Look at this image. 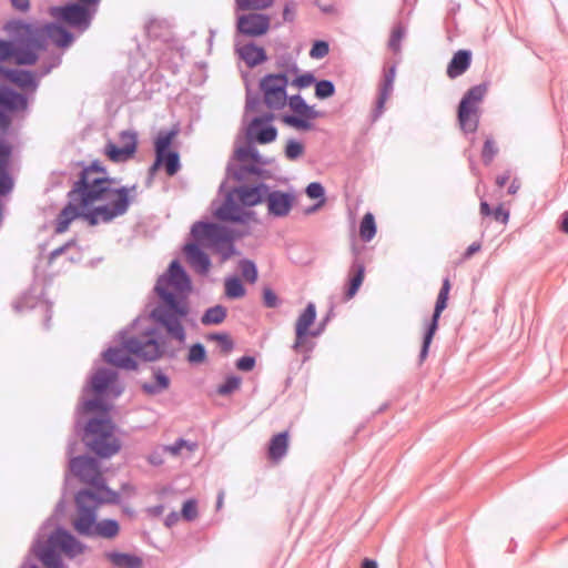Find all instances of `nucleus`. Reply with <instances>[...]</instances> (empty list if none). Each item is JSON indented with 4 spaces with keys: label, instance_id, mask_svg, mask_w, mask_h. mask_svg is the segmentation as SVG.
<instances>
[{
    "label": "nucleus",
    "instance_id": "37998d69",
    "mask_svg": "<svg viewBox=\"0 0 568 568\" xmlns=\"http://www.w3.org/2000/svg\"><path fill=\"white\" fill-rule=\"evenodd\" d=\"M8 163H0V195L8 194L13 187V181L6 166Z\"/></svg>",
    "mask_w": 568,
    "mask_h": 568
},
{
    "label": "nucleus",
    "instance_id": "13d9d810",
    "mask_svg": "<svg viewBox=\"0 0 568 568\" xmlns=\"http://www.w3.org/2000/svg\"><path fill=\"white\" fill-rule=\"evenodd\" d=\"M12 148L9 142L0 139V163H9Z\"/></svg>",
    "mask_w": 568,
    "mask_h": 568
},
{
    "label": "nucleus",
    "instance_id": "e433bc0d",
    "mask_svg": "<svg viewBox=\"0 0 568 568\" xmlns=\"http://www.w3.org/2000/svg\"><path fill=\"white\" fill-rule=\"evenodd\" d=\"M287 101L291 110L295 113L294 115L318 113L312 106L307 105L300 95H293L287 99Z\"/></svg>",
    "mask_w": 568,
    "mask_h": 568
},
{
    "label": "nucleus",
    "instance_id": "774afa93",
    "mask_svg": "<svg viewBox=\"0 0 568 568\" xmlns=\"http://www.w3.org/2000/svg\"><path fill=\"white\" fill-rule=\"evenodd\" d=\"M479 211L483 216L493 215L494 212V210L490 209L489 204L486 201L480 202Z\"/></svg>",
    "mask_w": 568,
    "mask_h": 568
},
{
    "label": "nucleus",
    "instance_id": "603ef678",
    "mask_svg": "<svg viewBox=\"0 0 568 568\" xmlns=\"http://www.w3.org/2000/svg\"><path fill=\"white\" fill-rule=\"evenodd\" d=\"M404 37V31L400 27H396L390 34L388 45L394 52H398L400 48V41Z\"/></svg>",
    "mask_w": 568,
    "mask_h": 568
},
{
    "label": "nucleus",
    "instance_id": "aec40b11",
    "mask_svg": "<svg viewBox=\"0 0 568 568\" xmlns=\"http://www.w3.org/2000/svg\"><path fill=\"white\" fill-rule=\"evenodd\" d=\"M28 101L27 98L16 92L14 90L0 85V106L4 110L13 112L21 111L27 108Z\"/></svg>",
    "mask_w": 568,
    "mask_h": 568
},
{
    "label": "nucleus",
    "instance_id": "338daca9",
    "mask_svg": "<svg viewBox=\"0 0 568 568\" xmlns=\"http://www.w3.org/2000/svg\"><path fill=\"white\" fill-rule=\"evenodd\" d=\"M520 186H521V183H520L519 179H517V178L513 179V181L508 187V194L515 195L519 191Z\"/></svg>",
    "mask_w": 568,
    "mask_h": 568
},
{
    "label": "nucleus",
    "instance_id": "58836bf2",
    "mask_svg": "<svg viewBox=\"0 0 568 568\" xmlns=\"http://www.w3.org/2000/svg\"><path fill=\"white\" fill-rule=\"evenodd\" d=\"M274 0H236L241 10H263L270 8Z\"/></svg>",
    "mask_w": 568,
    "mask_h": 568
},
{
    "label": "nucleus",
    "instance_id": "ddd939ff",
    "mask_svg": "<svg viewBox=\"0 0 568 568\" xmlns=\"http://www.w3.org/2000/svg\"><path fill=\"white\" fill-rule=\"evenodd\" d=\"M450 288H452V284H450L449 278H445L443 281V285L439 290V293H438V296L436 300L433 317L428 324L427 331L424 336L423 346L420 349V362H424L428 355L429 346H430L433 337L438 328L439 317H440L443 311L447 307Z\"/></svg>",
    "mask_w": 568,
    "mask_h": 568
},
{
    "label": "nucleus",
    "instance_id": "c756f323",
    "mask_svg": "<svg viewBox=\"0 0 568 568\" xmlns=\"http://www.w3.org/2000/svg\"><path fill=\"white\" fill-rule=\"evenodd\" d=\"M351 274H352V276H351V280H349V285H348V288L346 291V298L347 300H349L353 296H355V294L359 290L361 285L363 284L364 276H365V267H364V265H362L359 263L354 264L352 266Z\"/></svg>",
    "mask_w": 568,
    "mask_h": 568
},
{
    "label": "nucleus",
    "instance_id": "4d7b16f0",
    "mask_svg": "<svg viewBox=\"0 0 568 568\" xmlns=\"http://www.w3.org/2000/svg\"><path fill=\"white\" fill-rule=\"evenodd\" d=\"M263 302L266 307L271 308L276 307L278 304L276 294L270 287L263 288Z\"/></svg>",
    "mask_w": 568,
    "mask_h": 568
},
{
    "label": "nucleus",
    "instance_id": "4468645a",
    "mask_svg": "<svg viewBox=\"0 0 568 568\" xmlns=\"http://www.w3.org/2000/svg\"><path fill=\"white\" fill-rule=\"evenodd\" d=\"M273 119V114L254 118L246 130L247 139L260 144H267L275 141L277 138V129L271 124Z\"/></svg>",
    "mask_w": 568,
    "mask_h": 568
},
{
    "label": "nucleus",
    "instance_id": "412c9836",
    "mask_svg": "<svg viewBox=\"0 0 568 568\" xmlns=\"http://www.w3.org/2000/svg\"><path fill=\"white\" fill-rule=\"evenodd\" d=\"M290 445V434L287 430L274 435L268 444L267 457L277 464L287 453Z\"/></svg>",
    "mask_w": 568,
    "mask_h": 568
},
{
    "label": "nucleus",
    "instance_id": "a18cd8bd",
    "mask_svg": "<svg viewBox=\"0 0 568 568\" xmlns=\"http://www.w3.org/2000/svg\"><path fill=\"white\" fill-rule=\"evenodd\" d=\"M335 88L331 81L322 80L316 83L315 94L318 99H326L334 94Z\"/></svg>",
    "mask_w": 568,
    "mask_h": 568
},
{
    "label": "nucleus",
    "instance_id": "8fccbe9b",
    "mask_svg": "<svg viewBox=\"0 0 568 568\" xmlns=\"http://www.w3.org/2000/svg\"><path fill=\"white\" fill-rule=\"evenodd\" d=\"M195 445L189 444L187 442L180 439L175 444L165 446L163 449L168 453H170L173 456H176L181 453L183 448H186L190 452L194 450Z\"/></svg>",
    "mask_w": 568,
    "mask_h": 568
},
{
    "label": "nucleus",
    "instance_id": "052dcab7",
    "mask_svg": "<svg viewBox=\"0 0 568 568\" xmlns=\"http://www.w3.org/2000/svg\"><path fill=\"white\" fill-rule=\"evenodd\" d=\"M255 365V359L251 356H243L236 362V367L241 371H252Z\"/></svg>",
    "mask_w": 568,
    "mask_h": 568
},
{
    "label": "nucleus",
    "instance_id": "ea45409f",
    "mask_svg": "<svg viewBox=\"0 0 568 568\" xmlns=\"http://www.w3.org/2000/svg\"><path fill=\"white\" fill-rule=\"evenodd\" d=\"M235 158L240 162L261 163V159H260L257 151L250 146H242V148L236 149Z\"/></svg>",
    "mask_w": 568,
    "mask_h": 568
},
{
    "label": "nucleus",
    "instance_id": "2f4dec72",
    "mask_svg": "<svg viewBox=\"0 0 568 568\" xmlns=\"http://www.w3.org/2000/svg\"><path fill=\"white\" fill-rule=\"evenodd\" d=\"M376 234L375 217L372 213L367 212L359 224V236L363 241L369 242Z\"/></svg>",
    "mask_w": 568,
    "mask_h": 568
},
{
    "label": "nucleus",
    "instance_id": "473e14b6",
    "mask_svg": "<svg viewBox=\"0 0 568 568\" xmlns=\"http://www.w3.org/2000/svg\"><path fill=\"white\" fill-rule=\"evenodd\" d=\"M486 91L487 88L484 84L473 87L467 91L460 102H466V105L478 109V105L484 99Z\"/></svg>",
    "mask_w": 568,
    "mask_h": 568
},
{
    "label": "nucleus",
    "instance_id": "680f3d73",
    "mask_svg": "<svg viewBox=\"0 0 568 568\" xmlns=\"http://www.w3.org/2000/svg\"><path fill=\"white\" fill-rule=\"evenodd\" d=\"M493 216L497 222H500L503 224H506L509 219V212L503 207V205H499L496 207L493 212Z\"/></svg>",
    "mask_w": 568,
    "mask_h": 568
},
{
    "label": "nucleus",
    "instance_id": "0e129e2a",
    "mask_svg": "<svg viewBox=\"0 0 568 568\" xmlns=\"http://www.w3.org/2000/svg\"><path fill=\"white\" fill-rule=\"evenodd\" d=\"M510 172L509 171H506L504 172L503 174L498 175L496 178V184L499 186V187H503L505 186V184L510 180Z\"/></svg>",
    "mask_w": 568,
    "mask_h": 568
},
{
    "label": "nucleus",
    "instance_id": "6ab92c4d",
    "mask_svg": "<svg viewBox=\"0 0 568 568\" xmlns=\"http://www.w3.org/2000/svg\"><path fill=\"white\" fill-rule=\"evenodd\" d=\"M294 197L288 193L274 191L266 197L268 212L275 216H285L290 213Z\"/></svg>",
    "mask_w": 568,
    "mask_h": 568
},
{
    "label": "nucleus",
    "instance_id": "bf43d9fd",
    "mask_svg": "<svg viewBox=\"0 0 568 568\" xmlns=\"http://www.w3.org/2000/svg\"><path fill=\"white\" fill-rule=\"evenodd\" d=\"M314 81H315V78L313 77V74L305 73V74H302V75L297 77L296 79H294L292 84L295 85L296 88H307Z\"/></svg>",
    "mask_w": 568,
    "mask_h": 568
},
{
    "label": "nucleus",
    "instance_id": "f257e3e1",
    "mask_svg": "<svg viewBox=\"0 0 568 568\" xmlns=\"http://www.w3.org/2000/svg\"><path fill=\"white\" fill-rule=\"evenodd\" d=\"M136 186H116L98 163L84 168L68 193L69 202L55 220V233L68 231L70 224L82 217L91 226L110 223L124 215L134 201Z\"/></svg>",
    "mask_w": 568,
    "mask_h": 568
},
{
    "label": "nucleus",
    "instance_id": "7ed1b4c3",
    "mask_svg": "<svg viewBox=\"0 0 568 568\" xmlns=\"http://www.w3.org/2000/svg\"><path fill=\"white\" fill-rule=\"evenodd\" d=\"M190 290V280L176 261L170 264L168 273L158 280L155 286L163 304L155 307L151 316L166 329L169 335L181 343L185 341L182 321L189 314L185 295Z\"/></svg>",
    "mask_w": 568,
    "mask_h": 568
},
{
    "label": "nucleus",
    "instance_id": "bb28decb",
    "mask_svg": "<svg viewBox=\"0 0 568 568\" xmlns=\"http://www.w3.org/2000/svg\"><path fill=\"white\" fill-rule=\"evenodd\" d=\"M215 216L223 221H241L242 210L234 202L233 193L227 196L225 202L216 210Z\"/></svg>",
    "mask_w": 568,
    "mask_h": 568
},
{
    "label": "nucleus",
    "instance_id": "69168bd1",
    "mask_svg": "<svg viewBox=\"0 0 568 568\" xmlns=\"http://www.w3.org/2000/svg\"><path fill=\"white\" fill-rule=\"evenodd\" d=\"M481 248V245L480 243H473L471 245H469L465 252V258H469L470 256H473L475 253L479 252Z\"/></svg>",
    "mask_w": 568,
    "mask_h": 568
},
{
    "label": "nucleus",
    "instance_id": "9d476101",
    "mask_svg": "<svg viewBox=\"0 0 568 568\" xmlns=\"http://www.w3.org/2000/svg\"><path fill=\"white\" fill-rule=\"evenodd\" d=\"M71 471L80 478L81 481L92 486L90 493L99 496L101 490L106 489L103 485V478L98 463L90 457H75L70 462Z\"/></svg>",
    "mask_w": 568,
    "mask_h": 568
},
{
    "label": "nucleus",
    "instance_id": "864d4df0",
    "mask_svg": "<svg viewBox=\"0 0 568 568\" xmlns=\"http://www.w3.org/2000/svg\"><path fill=\"white\" fill-rule=\"evenodd\" d=\"M189 361L192 363H201L205 358V351L201 344H194L189 352Z\"/></svg>",
    "mask_w": 568,
    "mask_h": 568
},
{
    "label": "nucleus",
    "instance_id": "de8ad7c7",
    "mask_svg": "<svg viewBox=\"0 0 568 568\" xmlns=\"http://www.w3.org/2000/svg\"><path fill=\"white\" fill-rule=\"evenodd\" d=\"M182 517L186 520H193L197 517V505L195 500L190 499L183 504Z\"/></svg>",
    "mask_w": 568,
    "mask_h": 568
},
{
    "label": "nucleus",
    "instance_id": "a878e982",
    "mask_svg": "<svg viewBox=\"0 0 568 568\" xmlns=\"http://www.w3.org/2000/svg\"><path fill=\"white\" fill-rule=\"evenodd\" d=\"M240 58L250 67L261 64L266 60V54L263 48L254 44H244L237 49Z\"/></svg>",
    "mask_w": 568,
    "mask_h": 568
},
{
    "label": "nucleus",
    "instance_id": "5fc2aeb1",
    "mask_svg": "<svg viewBox=\"0 0 568 568\" xmlns=\"http://www.w3.org/2000/svg\"><path fill=\"white\" fill-rule=\"evenodd\" d=\"M211 338L219 342V344L222 348V352L225 354L231 352V349L233 348V343H232L231 338L225 334H215V335H212Z\"/></svg>",
    "mask_w": 568,
    "mask_h": 568
},
{
    "label": "nucleus",
    "instance_id": "c03bdc74",
    "mask_svg": "<svg viewBox=\"0 0 568 568\" xmlns=\"http://www.w3.org/2000/svg\"><path fill=\"white\" fill-rule=\"evenodd\" d=\"M241 385V378L237 376H230L225 382L219 386L217 393L220 395H229L234 390L239 389Z\"/></svg>",
    "mask_w": 568,
    "mask_h": 568
},
{
    "label": "nucleus",
    "instance_id": "3c124183",
    "mask_svg": "<svg viewBox=\"0 0 568 568\" xmlns=\"http://www.w3.org/2000/svg\"><path fill=\"white\" fill-rule=\"evenodd\" d=\"M155 382H156V385L154 386H144L145 390H148L149 393H155V392H159V390H162V389H165L169 387V378L163 375L162 373H156L155 374Z\"/></svg>",
    "mask_w": 568,
    "mask_h": 568
},
{
    "label": "nucleus",
    "instance_id": "b1692460",
    "mask_svg": "<svg viewBox=\"0 0 568 568\" xmlns=\"http://www.w3.org/2000/svg\"><path fill=\"white\" fill-rule=\"evenodd\" d=\"M458 122L464 132H475L478 126V109L466 105V102H460Z\"/></svg>",
    "mask_w": 568,
    "mask_h": 568
},
{
    "label": "nucleus",
    "instance_id": "39448f33",
    "mask_svg": "<svg viewBox=\"0 0 568 568\" xmlns=\"http://www.w3.org/2000/svg\"><path fill=\"white\" fill-rule=\"evenodd\" d=\"M83 408L87 413H103L101 418H92L88 423L84 434L87 446L103 458L115 455L121 444L114 436L115 426L106 415L109 408L99 399L84 402Z\"/></svg>",
    "mask_w": 568,
    "mask_h": 568
},
{
    "label": "nucleus",
    "instance_id": "6e6d98bb",
    "mask_svg": "<svg viewBox=\"0 0 568 568\" xmlns=\"http://www.w3.org/2000/svg\"><path fill=\"white\" fill-rule=\"evenodd\" d=\"M306 194L311 199H320L324 196V187L321 183L312 182L306 187Z\"/></svg>",
    "mask_w": 568,
    "mask_h": 568
},
{
    "label": "nucleus",
    "instance_id": "dca6fc26",
    "mask_svg": "<svg viewBox=\"0 0 568 568\" xmlns=\"http://www.w3.org/2000/svg\"><path fill=\"white\" fill-rule=\"evenodd\" d=\"M237 28L240 32L258 37L265 34L270 29V18L265 14L248 13L239 18Z\"/></svg>",
    "mask_w": 568,
    "mask_h": 568
},
{
    "label": "nucleus",
    "instance_id": "1a4fd4ad",
    "mask_svg": "<svg viewBox=\"0 0 568 568\" xmlns=\"http://www.w3.org/2000/svg\"><path fill=\"white\" fill-rule=\"evenodd\" d=\"M287 83V77L284 74H267L261 80L260 89L268 109L281 110L286 105Z\"/></svg>",
    "mask_w": 568,
    "mask_h": 568
},
{
    "label": "nucleus",
    "instance_id": "49530a36",
    "mask_svg": "<svg viewBox=\"0 0 568 568\" xmlns=\"http://www.w3.org/2000/svg\"><path fill=\"white\" fill-rule=\"evenodd\" d=\"M119 138H120V143L124 149H129L133 152L136 151L138 141H136V134L134 132L123 131L120 133Z\"/></svg>",
    "mask_w": 568,
    "mask_h": 568
},
{
    "label": "nucleus",
    "instance_id": "2eb2a0df",
    "mask_svg": "<svg viewBox=\"0 0 568 568\" xmlns=\"http://www.w3.org/2000/svg\"><path fill=\"white\" fill-rule=\"evenodd\" d=\"M316 318V307L313 303H310L306 308L300 314L295 323V342L293 349L300 352L306 344V337L308 335L315 336V333L310 332L311 326L314 324Z\"/></svg>",
    "mask_w": 568,
    "mask_h": 568
},
{
    "label": "nucleus",
    "instance_id": "4be33fe9",
    "mask_svg": "<svg viewBox=\"0 0 568 568\" xmlns=\"http://www.w3.org/2000/svg\"><path fill=\"white\" fill-rule=\"evenodd\" d=\"M184 253L189 264L199 273L205 274L210 268V260L196 244H186Z\"/></svg>",
    "mask_w": 568,
    "mask_h": 568
},
{
    "label": "nucleus",
    "instance_id": "6e6552de",
    "mask_svg": "<svg viewBox=\"0 0 568 568\" xmlns=\"http://www.w3.org/2000/svg\"><path fill=\"white\" fill-rule=\"evenodd\" d=\"M178 133L179 131L176 129L160 131L154 141L155 162L153 168L164 165L165 172L170 176L174 175L180 170L179 153L170 150Z\"/></svg>",
    "mask_w": 568,
    "mask_h": 568
},
{
    "label": "nucleus",
    "instance_id": "f704fd0d",
    "mask_svg": "<svg viewBox=\"0 0 568 568\" xmlns=\"http://www.w3.org/2000/svg\"><path fill=\"white\" fill-rule=\"evenodd\" d=\"M393 83H394V74H393V71H390L388 74L385 75L384 82L381 88L379 97L377 100V112L378 113L383 112L384 105L393 91Z\"/></svg>",
    "mask_w": 568,
    "mask_h": 568
},
{
    "label": "nucleus",
    "instance_id": "f03ea898",
    "mask_svg": "<svg viewBox=\"0 0 568 568\" xmlns=\"http://www.w3.org/2000/svg\"><path fill=\"white\" fill-rule=\"evenodd\" d=\"M3 30L17 38L18 42L0 39V62L13 61L17 65H33L39 51H45L49 43L60 49L71 45L73 36L64 27L49 22L41 27L22 20L8 21Z\"/></svg>",
    "mask_w": 568,
    "mask_h": 568
},
{
    "label": "nucleus",
    "instance_id": "0eeeda50",
    "mask_svg": "<svg viewBox=\"0 0 568 568\" xmlns=\"http://www.w3.org/2000/svg\"><path fill=\"white\" fill-rule=\"evenodd\" d=\"M55 549L73 558L84 552L85 546L65 530L58 529L47 542L38 541L34 546L37 557L47 568H62V561Z\"/></svg>",
    "mask_w": 568,
    "mask_h": 568
},
{
    "label": "nucleus",
    "instance_id": "20e7f679",
    "mask_svg": "<svg viewBox=\"0 0 568 568\" xmlns=\"http://www.w3.org/2000/svg\"><path fill=\"white\" fill-rule=\"evenodd\" d=\"M116 497V494L110 489L101 490L99 496L90 491H79L75 496L77 516L72 521L73 528L84 536L115 538L120 531L119 523L113 519H103L97 523L95 511L100 504L113 503Z\"/></svg>",
    "mask_w": 568,
    "mask_h": 568
},
{
    "label": "nucleus",
    "instance_id": "f8f14e48",
    "mask_svg": "<svg viewBox=\"0 0 568 568\" xmlns=\"http://www.w3.org/2000/svg\"><path fill=\"white\" fill-rule=\"evenodd\" d=\"M193 237L204 246L230 243L234 234L225 226L214 223H196L192 227Z\"/></svg>",
    "mask_w": 568,
    "mask_h": 568
},
{
    "label": "nucleus",
    "instance_id": "c85d7f7f",
    "mask_svg": "<svg viewBox=\"0 0 568 568\" xmlns=\"http://www.w3.org/2000/svg\"><path fill=\"white\" fill-rule=\"evenodd\" d=\"M320 116V113L301 114V115H284L282 121L296 130L308 131L313 129L312 121Z\"/></svg>",
    "mask_w": 568,
    "mask_h": 568
},
{
    "label": "nucleus",
    "instance_id": "423d86ee",
    "mask_svg": "<svg viewBox=\"0 0 568 568\" xmlns=\"http://www.w3.org/2000/svg\"><path fill=\"white\" fill-rule=\"evenodd\" d=\"M163 353L162 345L154 338V332H148L140 337L130 338L122 347L109 348L104 353V359L120 368L134 369L135 362L131 355H135L145 361H155Z\"/></svg>",
    "mask_w": 568,
    "mask_h": 568
},
{
    "label": "nucleus",
    "instance_id": "5701e85b",
    "mask_svg": "<svg viewBox=\"0 0 568 568\" xmlns=\"http://www.w3.org/2000/svg\"><path fill=\"white\" fill-rule=\"evenodd\" d=\"M471 53L468 50L457 51L450 62L447 65V75L450 79H455L465 73L470 67Z\"/></svg>",
    "mask_w": 568,
    "mask_h": 568
},
{
    "label": "nucleus",
    "instance_id": "f3484780",
    "mask_svg": "<svg viewBox=\"0 0 568 568\" xmlns=\"http://www.w3.org/2000/svg\"><path fill=\"white\" fill-rule=\"evenodd\" d=\"M0 75L24 91L33 92L38 88L36 73L28 70L0 67Z\"/></svg>",
    "mask_w": 568,
    "mask_h": 568
},
{
    "label": "nucleus",
    "instance_id": "a211bd4d",
    "mask_svg": "<svg viewBox=\"0 0 568 568\" xmlns=\"http://www.w3.org/2000/svg\"><path fill=\"white\" fill-rule=\"evenodd\" d=\"M266 192L267 186L265 184H260L257 186L242 185L233 191V195L242 205L254 206L263 201Z\"/></svg>",
    "mask_w": 568,
    "mask_h": 568
},
{
    "label": "nucleus",
    "instance_id": "c9c22d12",
    "mask_svg": "<svg viewBox=\"0 0 568 568\" xmlns=\"http://www.w3.org/2000/svg\"><path fill=\"white\" fill-rule=\"evenodd\" d=\"M224 286H225V295L229 298H240L245 295L246 291L242 284V282L240 281V278H237L235 276L227 277L225 280Z\"/></svg>",
    "mask_w": 568,
    "mask_h": 568
},
{
    "label": "nucleus",
    "instance_id": "79ce46f5",
    "mask_svg": "<svg viewBox=\"0 0 568 568\" xmlns=\"http://www.w3.org/2000/svg\"><path fill=\"white\" fill-rule=\"evenodd\" d=\"M304 154V145L303 143L295 141V140H288L285 146V156L294 161L298 158H301Z\"/></svg>",
    "mask_w": 568,
    "mask_h": 568
},
{
    "label": "nucleus",
    "instance_id": "cd10ccee",
    "mask_svg": "<svg viewBox=\"0 0 568 568\" xmlns=\"http://www.w3.org/2000/svg\"><path fill=\"white\" fill-rule=\"evenodd\" d=\"M116 378V374L110 369H99L92 376L91 386L92 389L100 394L104 392Z\"/></svg>",
    "mask_w": 568,
    "mask_h": 568
},
{
    "label": "nucleus",
    "instance_id": "4c0bfd02",
    "mask_svg": "<svg viewBox=\"0 0 568 568\" xmlns=\"http://www.w3.org/2000/svg\"><path fill=\"white\" fill-rule=\"evenodd\" d=\"M239 268L241 271L243 278L246 282L254 284L257 281V270H256L255 264L252 261H250V260L240 261Z\"/></svg>",
    "mask_w": 568,
    "mask_h": 568
},
{
    "label": "nucleus",
    "instance_id": "7c9ffc66",
    "mask_svg": "<svg viewBox=\"0 0 568 568\" xmlns=\"http://www.w3.org/2000/svg\"><path fill=\"white\" fill-rule=\"evenodd\" d=\"M104 153L113 162H124L131 159L135 152L124 149L122 145L118 146L113 142H109L105 145Z\"/></svg>",
    "mask_w": 568,
    "mask_h": 568
},
{
    "label": "nucleus",
    "instance_id": "393cba45",
    "mask_svg": "<svg viewBox=\"0 0 568 568\" xmlns=\"http://www.w3.org/2000/svg\"><path fill=\"white\" fill-rule=\"evenodd\" d=\"M104 557L115 568H141L142 559L135 555L111 551L105 552Z\"/></svg>",
    "mask_w": 568,
    "mask_h": 568
},
{
    "label": "nucleus",
    "instance_id": "09e8293b",
    "mask_svg": "<svg viewBox=\"0 0 568 568\" xmlns=\"http://www.w3.org/2000/svg\"><path fill=\"white\" fill-rule=\"evenodd\" d=\"M328 51L329 49L327 42L316 41L310 51V55L313 59H322L328 54Z\"/></svg>",
    "mask_w": 568,
    "mask_h": 568
},
{
    "label": "nucleus",
    "instance_id": "e2e57ef3",
    "mask_svg": "<svg viewBox=\"0 0 568 568\" xmlns=\"http://www.w3.org/2000/svg\"><path fill=\"white\" fill-rule=\"evenodd\" d=\"M10 2L20 12H27L30 9V0H10Z\"/></svg>",
    "mask_w": 568,
    "mask_h": 568
},
{
    "label": "nucleus",
    "instance_id": "72a5a7b5",
    "mask_svg": "<svg viewBox=\"0 0 568 568\" xmlns=\"http://www.w3.org/2000/svg\"><path fill=\"white\" fill-rule=\"evenodd\" d=\"M226 317V308L216 305L211 308H209L204 315L202 316V323L204 325H211V324H221Z\"/></svg>",
    "mask_w": 568,
    "mask_h": 568
},
{
    "label": "nucleus",
    "instance_id": "9b49d317",
    "mask_svg": "<svg viewBox=\"0 0 568 568\" xmlns=\"http://www.w3.org/2000/svg\"><path fill=\"white\" fill-rule=\"evenodd\" d=\"M48 13L57 21H62L70 27L80 29H87L91 19L88 9L78 3L50 7Z\"/></svg>",
    "mask_w": 568,
    "mask_h": 568
},
{
    "label": "nucleus",
    "instance_id": "a19ab883",
    "mask_svg": "<svg viewBox=\"0 0 568 568\" xmlns=\"http://www.w3.org/2000/svg\"><path fill=\"white\" fill-rule=\"evenodd\" d=\"M497 153H498V148H497L495 140L491 138H487L484 143L483 151H481V158H483L484 163L486 165H489L493 162V160Z\"/></svg>",
    "mask_w": 568,
    "mask_h": 568
}]
</instances>
